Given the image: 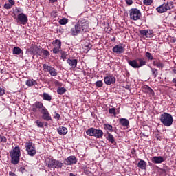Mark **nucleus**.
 Segmentation results:
<instances>
[{
  "label": "nucleus",
  "mask_w": 176,
  "mask_h": 176,
  "mask_svg": "<svg viewBox=\"0 0 176 176\" xmlns=\"http://www.w3.org/2000/svg\"><path fill=\"white\" fill-rule=\"evenodd\" d=\"M89 27L90 23L87 19H80L75 25L74 28L71 29L70 34L73 36H76L78 34H82V32H87Z\"/></svg>",
  "instance_id": "obj_1"
},
{
  "label": "nucleus",
  "mask_w": 176,
  "mask_h": 176,
  "mask_svg": "<svg viewBox=\"0 0 176 176\" xmlns=\"http://www.w3.org/2000/svg\"><path fill=\"white\" fill-rule=\"evenodd\" d=\"M31 111L34 113L38 112V111H41V113L42 115L41 118L43 120H46L47 122L52 120L50 113H49V111H47V109H46L42 102L36 101L32 105Z\"/></svg>",
  "instance_id": "obj_2"
},
{
  "label": "nucleus",
  "mask_w": 176,
  "mask_h": 176,
  "mask_svg": "<svg viewBox=\"0 0 176 176\" xmlns=\"http://www.w3.org/2000/svg\"><path fill=\"white\" fill-rule=\"evenodd\" d=\"M11 157V163L12 164H19L20 162V156H21V151L20 147L15 146L10 153Z\"/></svg>",
  "instance_id": "obj_3"
},
{
  "label": "nucleus",
  "mask_w": 176,
  "mask_h": 176,
  "mask_svg": "<svg viewBox=\"0 0 176 176\" xmlns=\"http://www.w3.org/2000/svg\"><path fill=\"white\" fill-rule=\"evenodd\" d=\"M128 64L132 67V68H141V67L146 65V61L144 58H138L136 59L128 60Z\"/></svg>",
  "instance_id": "obj_4"
},
{
  "label": "nucleus",
  "mask_w": 176,
  "mask_h": 176,
  "mask_svg": "<svg viewBox=\"0 0 176 176\" xmlns=\"http://www.w3.org/2000/svg\"><path fill=\"white\" fill-rule=\"evenodd\" d=\"M161 122L166 127H170L173 124V122H174V119L173 118V116L168 113H164L161 115L160 118Z\"/></svg>",
  "instance_id": "obj_5"
},
{
  "label": "nucleus",
  "mask_w": 176,
  "mask_h": 176,
  "mask_svg": "<svg viewBox=\"0 0 176 176\" xmlns=\"http://www.w3.org/2000/svg\"><path fill=\"white\" fill-rule=\"evenodd\" d=\"M46 165L50 168H61L64 164L59 160H54L53 158H47L46 160Z\"/></svg>",
  "instance_id": "obj_6"
},
{
  "label": "nucleus",
  "mask_w": 176,
  "mask_h": 176,
  "mask_svg": "<svg viewBox=\"0 0 176 176\" xmlns=\"http://www.w3.org/2000/svg\"><path fill=\"white\" fill-rule=\"evenodd\" d=\"M174 8V6L173 5V2H166L164 3L162 5L160 6L157 7L156 8V10L158 13H166L167 10H171Z\"/></svg>",
  "instance_id": "obj_7"
},
{
  "label": "nucleus",
  "mask_w": 176,
  "mask_h": 176,
  "mask_svg": "<svg viewBox=\"0 0 176 176\" xmlns=\"http://www.w3.org/2000/svg\"><path fill=\"white\" fill-rule=\"evenodd\" d=\"M26 152L29 156L32 157L36 155V148L35 147V144L32 142H26L25 144Z\"/></svg>",
  "instance_id": "obj_8"
},
{
  "label": "nucleus",
  "mask_w": 176,
  "mask_h": 176,
  "mask_svg": "<svg viewBox=\"0 0 176 176\" xmlns=\"http://www.w3.org/2000/svg\"><path fill=\"white\" fill-rule=\"evenodd\" d=\"M129 16L131 20L137 21V20H140V19H141V11L137 8H131L129 10Z\"/></svg>",
  "instance_id": "obj_9"
},
{
  "label": "nucleus",
  "mask_w": 176,
  "mask_h": 176,
  "mask_svg": "<svg viewBox=\"0 0 176 176\" xmlns=\"http://www.w3.org/2000/svg\"><path fill=\"white\" fill-rule=\"evenodd\" d=\"M17 23L19 24H23V25H25L27 23H28V16L25 15L24 13H21L18 14L16 18Z\"/></svg>",
  "instance_id": "obj_10"
},
{
  "label": "nucleus",
  "mask_w": 176,
  "mask_h": 176,
  "mask_svg": "<svg viewBox=\"0 0 176 176\" xmlns=\"http://www.w3.org/2000/svg\"><path fill=\"white\" fill-rule=\"evenodd\" d=\"M52 45L54 46L52 50L53 53H54V54H57V53H59L60 50L61 49V41L56 39L52 42Z\"/></svg>",
  "instance_id": "obj_11"
},
{
  "label": "nucleus",
  "mask_w": 176,
  "mask_h": 176,
  "mask_svg": "<svg viewBox=\"0 0 176 176\" xmlns=\"http://www.w3.org/2000/svg\"><path fill=\"white\" fill-rule=\"evenodd\" d=\"M76 163H78V160L75 156H69L64 161V164L66 166H72V164H76Z\"/></svg>",
  "instance_id": "obj_12"
},
{
  "label": "nucleus",
  "mask_w": 176,
  "mask_h": 176,
  "mask_svg": "<svg viewBox=\"0 0 176 176\" xmlns=\"http://www.w3.org/2000/svg\"><path fill=\"white\" fill-rule=\"evenodd\" d=\"M112 50L116 54H122V53H124V47L122 45H117L113 47Z\"/></svg>",
  "instance_id": "obj_13"
},
{
  "label": "nucleus",
  "mask_w": 176,
  "mask_h": 176,
  "mask_svg": "<svg viewBox=\"0 0 176 176\" xmlns=\"http://www.w3.org/2000/svg\"><path fill=\"white\" fill-rule=\"evenodd\" d=\"M104 81L106 85H113L116 82V78L113 76H107L104 78Z\"/></svg>",
  "instance_id": "obj_14"
},
{
  "label": "nucleus",
  "mask_w": 176,
  "mask_h": 176,
  "mask_svg": "<svg viewBox=\"0 0 176 176\" xmlns=\"http://www.w3.org/2000/svg\"><path fill=\"white\" fill-rule=\"evenodd\" d=\"M140 34L142 36H145V38H152L153 36V32L152 30H140Z\"/></svg>",
  "instance_id": "obj_15"
},
{
  "label": "nucleus",
  "mask_w": 176,
  "mask_h": 176,
  "mask_svg": "<svg viewBox=\"0 0 176 176\" xmlns=\"http://www.w3.org/2000/svg\"><path fill=\"white\" fill-rule=\"evenodd\" d=\"M151 162L154 164H160L164 162V158L162 156H155L151 158Z\"/></svg>",
  "instance_id": "obj_16"
},
{
  "label": "nucleus",
  "mask_w": 176,
  "mask_h": 176,
  "mask_svg": "<svg viewBox=\"0 0 176 176\" xmlns=\"http://www.w3.org/2000/svg\"><path fill=\"white\" fill-rule=\"evenodd\" d=\"M14 5H16V1H14V0H8V2L4 4V8L9 10V9H12Z\"/></svg>",
  "instance_id": "obj_17"
},
{
  "label": "nucleus",
  "mask_w": 176,
  "mask_h": 176,
  "mask_svg": "<svg viewBox=\"0 0 176 176\" xmlns=\"http://www.w3.org/2000/svg\"><path fill=\"white\" fill-rule=\"evenodd\" d=\"M67 64L72 67V68H76V66L78 65V60L77 59H69L68 58L67 60Z\"/></svg>",
  "instance_id": "obj_18"
},
{
  "label": "nucleus",
  "mask_w": 176,
  "mask_h": 176,
  "mask_svg": "<svg viewBox=\"0 0 176 176\" xmlns=\"http://www.w3.org/2000/svg\"><path fill=\"white\" fill-rule=\"evenodd\" d=\"M58 133L60 135H65V134H67V133H68V129H67L66 127L65 126H60L58 129Z\"/></svg>",
  "instance_id": "obj_19"
},
{
  "label": "nucleus",
  "mask_w": 176,
  "mask_h": 176,
  "mask_svg": "<svg viewBox=\"0 0 176 176\" xmlns=\"http://www.w3.org/2000/svg\"><path fill=\"white\" fill-rule=\"evenodd\" d=\"M104 132H102V130L95 129V133L94 137H95L96 138H102Z\"/></svg>",
  "instance_id": "obj_20"
},
{
  "label": "nucleus",
  "mask_w": 176,
  "mask_h": 176,
  "mask_svg": "<svg viewBox=\"0 0 176 176\" xmlns=\"http://www.w3.org/2000/svg\"><path fill=\"white\" fill-rule=\"evenodd\" d=\"M12 54H16V55H20V54H23V50L19 47H14L12 50Z\"/></svg>",
  "instance_id": "obj_21"
},
{
  "label": "nucleus",
  "mask_w": 176,
  "mask_h": 176,
  "mask_svg": "<svg viewBox=\"0 0 176 176\" xmlns=\"http://www.w3.org/2000/svg\"><path fill=\"white\" fill-rule=\"evenodd\" d=\"M120 124L123 127H129V124H130V122H129V120L126 118H121L120 120Z\"/></svg>",
  "instance_id": "obj_22"
},
{
  "label": "nucleus",
  "mask_w": 176,
  "mask_h": 176,
  "mask_svg": "<svg viewBox=\"0 0 176 176\" xmlns=\"http://www.w3.org/2000/svg\"><path fill=\"white\" fill-rule=\"evenodd\" d=\"M138 167L141 168V170H145L146 168V162L144 160H141L138 164Z\"/></svg>",
  "instance_id": "obj_23"
},
{
  "label": "nucleus",
  "mask_w": 176,
  "mask_h": 176,
  "mask_svg": "<svg viewBox=\"0 0 176 176\" xmlns=\"http://www.w3.org/2000/svg\"><path fill=\"white\" fill-rule=\"evenodd\" d=\"M36 85H38V82L34 79H29L26 81V85L29 87H31L32 86H35Z\"/></svg>",
  "instance_id": "obj_24"
},
{
  "label": "nucleus",
  "mask_w": 176,
  "mask_h": 176,
  "mask_svg": "<svg viewBox=\"0 0 176 176\" xmlns=\"http://www.w3.org/2000/svg\"><path fill=\"white\" fill-rule=\"evenodd\" d=\"M42 97L45 101H52V96L46 92L43 94Z\"/></svg>",
  "instance_id": "obj_25"
},
{
  "label": "nucleus",
  "mask_w": 176,
  "mask_h": 176,
  "mask_svg": "<svg viewBox=\"0 0 176 176\" xmlns=\"http://www.w3.org/2000/svg\"><path fill=\"white\" fill-rule=\"evenodd\" d=\"M96 129L91 128L89 129H87L86 131L87 135H89V137H94Z\"/></svg>",
  "instance_id": "obj_26"
},
{
  "label": "nucleus",
  "mask_w": 176,
  "mask_h": 176,
  "mask_svg": "<svg viewBox=\"0 0 176 176\" xmlns=\"http://www.w3.org/2000/svg\"><path fill=\"white\" fill-rule=\"evenodd\" d=\"M144 89L146 91V93H149V94H151V96H153L155 94L153 89H152V88H151L149 86L145 85L144 87Z\"/></svg>",
  "instance_id": "obj_27"
},
{
  "label": "nucleus",
  "mask_w": 176,
  "mask_h": 176,
  "mask_svg": "<svg viewBox=\"0 0 176 176\" xmlns=\"http://www.w3.org/2000/svg\"><path fill=\"white\" fill-rule=\"evenodd\" d=\"M48 72L51 76H57V70H56V69L52 66L50 70H48Z\"/></svg>",
  "instance_id": "obj_28"
},
{
  "label": "nucleus",
  "mask_w": 176,
  "mask_h": 176,
  "mask_svg": "<svg viewBox=\"0 0 176 176\" xmlns=\"http://www.w3.org/2000/svg\"><path fill=\"white\" fill-rule=\"evenodd\" d=\"M67 91V89L64 87H58L57 89V93L58 94H60V96H63V94H64V93H65Z\"/></svg>",
  "instance_id": "obj_29"
},
{
  "label": "nucleus",
  "mask_w": 176,
  "mask_h": 176,
  "mask_svg": "<svg viewBox=\"0 0 176 176\" xmlns=\"http://www.w3.org/2000/svg\"><path fill=\"white\" fill-rule=\"evenodd\" d=\"M104 130H109V131L110 133H112V131H113L112 125H111L109 124H104Z\"/></svg>",
  "instance_id": "obj_30"
},
{
  "label": "nucleus",
  "mask_w": 176,
  "mask_h": 176,
  "mask_svg": "<svg viewBox=\"0 0 176 176\" xmlns=\"http://www.w3.org/2000/svg\"><path fill=\"white\" fill-rule=\"evenodd\" d=\"M107 140L111 144H113V142H115V138H113V135H112V134L109 133H107Z\"/></svg>",
  "instance_id": "obj_31"
},
{
  "label": "nucleus",
  "mask_w": 176,
  "mask_h": 176,
  "mask_svg": "<svg viewBox=\"0 0 176 176\" xmlns=\"http://www.w3.org/2000/svg\"><path fill=\"white\" fill-rule=\"evenodd\" d=\"M58 23L59 24H60V25H65V24L68 23V19L63 18L61 19H59Z\"/></svg>",
  "instance_id": "obj_32"
},
{
  "label": "nucleus",
  "mask_w": 176,
  "mask_h": 176,
  "mask_svg": "<svg viewBox=\"0 0 176 176\" xmlns=\"http://www.w3.org/2000/svg\"><path fill=\"white\" fill-rule=\"evenodd\" d=\"M151 69L152 75L154 76V78H157V75H159V72L157 71V69L151 67Z\"/></svg>",
  "instance_id": "obj_33"
},
{
  "label": "nucleus",
  "mask_w": 176,
  "mask_h": 176,
  "mask_svg": "<svg viewBox=\"0 0 176 176\" xmlns=\"http://www.w3.org/2000/svg\"><path fill=\"white\" fill-rule=\"evenodd\" d=\"M153 3V0H144L143 1V4L145 6H151Z\"/></svg>",
  "instance_id": "obj_34"
},
{
  "label": "nucleus",
  "mask_w": 176,
  "mask_h": 176,
  "mask_svg": "<svg viewBox=\"0 0 176 176\" xmlns=\"http://www.w3.org/2000/svg\"><path fill=\"white\" fill-rule=\"evenodd\" d=\"M52 66H49L47 64H43V71L45 72H49V70L50 69Z\"/></svg>",
  "instance_id": "obj_35"
},
{
  "label": "nucleus",
  "mask_w": 176,
  "mask_h": 176,
  "mask_svg": "<svg viewBox=\"0 0 176 176\" xmlns=\"http://www.w3.org/2000/svg\"><path fill=\"white\" fill-rule=\"evenodd\" d=\"M2 142L3 144H6V142H8V139L4 135L0 134V144Z\"/></svg>",
  "instance_id": "obj_36"
},
{
  "label": "nucleus",
  "mask_w": 176,
  "mask_h": 176,
  "mask_svg": "<svg viewBox=\"0 0 176 176\" xmlns=\"http://www.w3.org/2000/svg\"><path fill=\"white\" fill-rule=\"evenodd\" d=\"M30 50L33 54H37L38 50H39V48H38V46H33L31 47Z\"/></svg>",
  "instance_id": "obj_37"
},
{
  "label": "nucleus",
  "mask_w": 176,
  "mask_h": 176,
  "mask_svg": "<svg viewBox=\"0 0 176 176\" xmlns=\"http://www.w3.org/2000/svg\"><path fill=\"white\" fill-rule=\"evenodd\" d=\"M109 113H110V115H113L114 118H116V109L115 108L109 109Z\"/></svg>",
  "instance_id": "obj_38"
},
{
  "label": "nucleus",
  "mask_w": 176,
  "mask_h": 176,
  "mask_svg": "<svg viewBox=\"0 0 176 176\" xmlns=\"http://www.w3.org/2000/svg\"><path fill=\"white\" fill-rule=\"evenodd\" d=\"M155 67H157V68L163 69L164 67V64L160 61H158L155 63Z\"/></svg>",
  "instance_id": "obj_39"
},
{
  "label": "nucleus",
  "mask_w": 176,
  "mask_h": 176,
  "mask_svg": "<svg viewBox=\"0 0 176 176\" xmlns=\"http://www.w3.org/2000/svg\"><path fill=\"white\" fill-rule=\"evenodd\" d=\"M35 123H36L37 127H40V129H43V122H42L39 120H36V121H35Z\"/></svg>",
  "instance_id": "obj_40"
},
{
  "label": "nucleus",
  "mask_w": 176,
  "mask_h": 176,
  "mask_svg": "<svg viewBox=\"0 0 176 176\" xmlns=\"http://www.w3.org/2000/svg\"><path fill=\"white\" fill-rule=\"evenodd\" d=\"M95 85L96 87H102L104 82H102L101 80H98L96 82Z\"/></svg>",
  "instance_id": "obj_41"
},
{
  "label": "nucleus",
  "mask_w": 176,
  "mask_h": 176,
  "mask_svg": "<svg viewBox=\"0 0 176 176\" xmlns=\"http://www.w3.org/2000/svg\"><path fill=\"white\" fill-rule=\"evenodd\" d=\"M145 56L148 58V60H153V56L151 52H146Z\"/></svg>",
  "instance_id": "obj_42"
},
{
  "label": "nucleus",
  "mask_w": 176,
  "mask_h": 176,
  "mask_svg": "<svg viewBox=\"0 0 176 176\" xmlns=\"http://www.w3.org/2000/svg\"><path fill=\"white\" fill-rule=\"evenodd\" d=\"M42 53H43V56H46V57H49V56H50V52H49V51H47L46 50H43Z\"/></svg>",
  "instance_id": "obj_43"
},
{
  "label": "nucleus",
  "mask_w": 176,
  "mask_h": 176,
  "mask_svg": "<svg viewBox=\"0 0 176 176\" xmlns=\"http://www.w3.org/2000/svg\"><path fill=\"white\" fill-rule=\"evenodd\" d=\"M67 56L68 55L67 54V53L65 52H63L61 53V58H63V60L67 59Z\"/></svg>",
  "instance_id": "obj_44"
},
{
  "label": "nucleus",
  "mask_w": 176,
  "mask_h": 176,
  "mask_svg": "<svg viewBox=\"0 0 176 176\" xmlns=\"http://www.w3.org/2000/svg\"><path fill=\"white\" fill-rule=\"evenodd\" d=\"M60 114L57 113L56 112L54 113V118L60 120Z\"/></svg>",
  "instance_id": "obj_45"
},
{
  "label": "nucleus",
  "mask_w": 176,
  "mask_h": 176,
  "mask_svg": "<svg viewBox=\"0 0 176 176\" xmlns=\"http://www.w3.org/2000/svg\"><path fill=\"white\" fill-rule=\"evenodd\" d=\"M125 2L128 6H131L133 4V0H125Z\"/></svg>",
  "instance_id": "obj_46"
},
{
  "label": "nucleus",
  "mask_w": 176,
  "mask_h": 176,
  "mask_svg": "<svg viewBox=\"0 0 176 176\" xmlns=\"http://www.w3.org/2000/svg\"><path fill=\"white\" fill-rule=\"evenodd\" d=\"M5 94V89L0 88V96H3Z\"/></svg>",
  "instance_id": "obj_47"
},
{
  "label": "nucleus",
  "mask_w": 176,
  "mask_h": 176,
  "mask_svg": "<svg viewBox=\"0 0 176 176\" xmlns=\"http://www.w3.org/2000/svg\"><path fill=\"white\" fill-rule=\"evenodd\" d=\"M9 176H17V175L16 173H14V172H9Z\"/></svg>",
  "instance_id": "obj_48"
},
{
  "label": "nucleus",
  "mask_w": 176,
  "mask_h": 176,
  "mask_svg": "<svg viewBox=\"0 0 176 176\" xmlns=\"http://www.w3.org/2000/svg\"><path fill=\"white\" fill-rule=\"evenodd\" d=\"M50 3H54V2H57L58 0H49Z\"/></svg>",
  "instance_id": "obj_49"
},
{
  "label": "nucleus",
  "mask_w": 176,
  "mask_h": 176,
  "mask_svg": "<svg viewBox=\"0 0 176 176\" xmlns=\"http://www.w3.org/2000/svg\"><path fill=\"white\" fill-rule=\"evenodd\" d=\"M131 154L132 155H135V149L133 148V150L131 151Z\"/></svg>",
  "instance_id": "obj_50"
},
{
  "label": "nucleus",
  "mask_w": 176,
  "mask_h": 176,
  "mask_svg": "<svg viewBox=\"0 0 176 176\" xmlns=\"http://www.w3.org/2000/svg\"><path fill=\"white\" fill-rule=\"evenodd\" d=\"M69 176H76V174H74V173H71L69 174Z\"/></svg>",
  "instance_id": "obj_51"
},
{
  "label": "nucleus",
  "mask_w": 176,
  "mask_h": 176,
  "mask_svg": "<svg viewBox=\"0 0 176 176\" xmlns=\"http://www.w3.org/2000/svg\"><path fill=\"white\" fill-rule=\"evenodd\" d=\"M172 82H173V83H176V79H175V78H173V80H172Z\"/></svg>",
  "instance_id": "obj_52"
},
{
  "label": "nucleus",
  "mask_w": 176,
  "mask_h": 176,
  "mask_svg": "<svg viewBox=\"0 0 176 176\" xmlns=\"http://www.w3.org/2000/svg\"><path fill=\"white\" fill-rule=\"evenodd\" d=\"M174 73L176 74V70L174 71Z\"/></svg>",
  "instance_id": "obj_53"
},
{
  "label": "nucleus",
  "mask_w": 176,
  "mask_h": 176,
  "mask_svg": "<svg viewBox=\"0 0 176 176\" xmlns=\"http://www.w3.org/2000/svg\"><path fill=\"white\" fill-rule=\"evenodd\" d=\"M164 1H166V0H164Z\"/></svg>",
  "instance_id": "obj_54"
}]
</instances>
